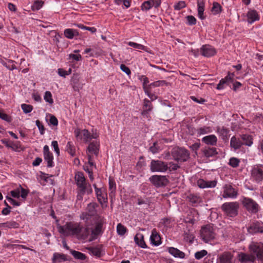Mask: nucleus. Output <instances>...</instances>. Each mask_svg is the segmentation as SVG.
<instances>
[{
	"instance_id": "nucleus-1",
	"label": "nucleus",
	"mask_w": 263,
	"mask_h": 263,
	"mask_svg": "<svg viewBox=\"0 0 263 263\" xmlns=\"http://www.w3.org/2000/svg\"><path fill=\"white\" fill-rule=\"evenodd\" d=\"M97 220L93 227H90V236L89 241H93L98 238V236L101 235L103 233V226L104 221L101 217L97 216Z\"/></svg>"
},
{
	"instance_id": "nucleus-2",
	"label": "nucleus",
	"mask_w": 263,
	"mask_h": 263,
	"mask_svg": "<svg viewBox=\"0 0 263 263\" xmlns=\"http://www.w3.org/2000/svg\"><path fill=\"white\" fill-rule=\"evenodd\" d=\"M249 252L252 253L255 259L263 263V243L251 242L249 247Z\"/></svg>"
},
{
	"instance_id": "nucleus-3",
	"label": "nucleus",
	"mask_w": 263,
	"mask_h": 263,
	"mask_svg": "<svg viewBox=\"0 0 263 263\" xmlns=\"http://www.w3.org/2000/svg\"><path fill=\"white\" fill-rule=\"evenodd\" d=\"M171 155L174 160L177 162H185L190 157V153L187 150L179 147L173 148Z\"/></svg>"
},
{
	"instance_id": "nucleus-4",
	"label": "nucleus",
	"mask_w": 263,
	"mask_h": 263,
	"mask_svg": "<svg viewBox=\"0 0 263 263\" xmlns=\"http://www.w3.org/2000/svg\"><path fill=\"white\" fill-rule=\"evenodd\" d=\"M239 204L237 202H226L221 206V209L228 216L233 217L238 214Z\"/></svg>"
},
{
	"instance_id": "nucleus-5",
	"label": "nucleus",
	"mask_w": 263,
	"mask_h": 263,
	"mask_svg": "<svg viewBox=\"0 0 263 263\" xmlns=\"http://www.w3.org/2000/svg\"><path fill=\"white\" fill-rule=\"evenodd\" d=\"M215 234L213 228L210 225L202 227L200 230V237L205 242H208L214 239Z\"/></svg>"
},
{
	"instance_id": "nucleus-6",
	"label": "nucleus",
	"mask_w": 263,
	"mask_h": 263,
	"mask_svg": "<svg viewBox=\"0 0 263 263\" xmlns=\"http://www.w3.org/2000/svg\"><path fill=\"white\" fill-rule=\"evenodd\" d=\"M151 170L153 172H165L168 169V164L159 160H152L150 165Z\"/></svg>"
},
{
	"instance_id": "nucleus-7",
	"label": "nucleus",
	"mask_w": 263,
	"mask_h": 263,
	"mask_svg": "<svg viewBox=\"0 0 263 263\" xmlns=\"http://www.w3.org/2000/svg\"><path fill=\"white\" fill-rule=\"evenodd\" d=\"M74 179L78 186V190H88V189H91V185L86 183V179L82 172H77L75 175Z\"/></svg>"
},
{
	"instance_id": "nucleus-8",
	"label": "nucleus",
	"mask_w": 263,
	"mask_h": 263,
	"mask_svg": "<svg viewBox=\"0 0 263 263\" xmlns=\"http://www.w3.org/2000/svg\"><path fill=\"white\" fill-rule=\"evenodd\" d=\"M149 181L157 187L165 186L168 183L165 176L153 175L149 178Z\"/></svg>"
},
{
	"instance_id": "nucleus-9",
	"label": "nucleus",
	"mask_w": 263,
	"mask_h": 263,
	"mask_svg": "<svg viewBox=\"0 0 263 263\" xmlns=\"http://www.w3.org/2000/svg\"><path fill=\"white\" fill-rule=\"evenodd\" d=\"M98 207V204L96 202H91L88 204L87 206V212L83 213L80 217L83 220H88L91 216L97 214L96 208Z\"/></svg>"
},
{
	"instance_id": "nucleus-10",
	"label": "nucleus",
	"mask_w": 263,
	"mask_h": 263,
	"mask_svg": "<svg viewBox=\"0 0 263 263\" xmlns=\"http://www.w3.org/2000/svg\"><path fill=\"white\" fill-rule=\"evenodd\" d=\"M251 177L257 182L263 180V166L260 165H255L251 171Z\"/></svg>"
},
{
	"instance_id": "nucleus-11",
	"label": "nucleus",
	"mask_w": 263,
	"mask_h": 263,
	"mask_svg": "<svg viewBox=\"0 0 263 263\" xmlns=\"http://www.w3.org/2000/svg\"><path fill=\"white\" fill-rule=\"evenodd\" d=\"M81 226L80 223L73 222H69L66 223V228L68 231V235L72 234L78 236L80 232H81Z\"/></svg>"
},
{
	"instance_id": "nucleus-12",
	"label": "nucleus",
	"mask_w": 263,
	"mask_h": 263,
	"mask_svg": "<svg viewBox=\"0 0 263 263\" xmlns=\"http://www.w3.org/2000/svg\"><path fill=\"white\" fill-rule=\"evenodd\" d=\"M248 232L251 234L262 233L263 223L259 221L252 222L248 228Z\"/></svg>"
},
{
	"instance_id": "nucleus-13",
	"label": "nucleus",
	"mask_w": 263,
	"mask_h": 263,
	"mask_svg": "<svg viewBox=\"0 0 263 263\" xmlns=\"http://www.w3.org/2000/svg\"><path fill=\"white\" fill-rule=\"evenodd\" d=\"M44 158L47 162V166L51 167L53 166V156L52 154L50 152L48 145H45L43 148Z\"/></svg>"
},
{
	"instance_id": "nucleus-14",
	"label": "nucleus",
	"mask_w": 263,
	"mask_h": 263,
	"mask_svg": "<svg viewBox=\"0 0 263 263\" xmlns=\"http://www.w3.org/2000/svg\"><path fill=\"white\" fill-rule=\"evenodd\" d=\"M244 206L246 209L252 213H256L258 211V204L252 199L245 198L243 201Z\"/></svg>"
},
{
	"instance_id": "nucleus-15",
	"label": "nucleus",
	"mask_w": 263,
	"mask_h": 263,
	"mask_svg": "<svg viewBox=\"0 0 263 263\" xmlns=\"http://www.w3.org/2000/svg\"><path fill=\"white\" fill-rule=\"evenodd\" d=\"M234 73L229 72L227 76L220 81L216 88L220 90L223 89L225 85L230 86V83H233V77H234Z\"/></svg>"
},
{
	"instance_id": "nucleus-16",
	"label": "nucleus",
	"mask_w": 263,
	"mask_h": 263,
	"mask_svg": "<svg viewBox=\"0 0 263 263\" xmlns=\"http://www.w3.org/2000/svg\"><path fill=\"white\" fill-rule=\"evenodd\" d=\"M201 54L206 57L213 56L216 53L215 49L211 46L205 45L202 46L200 50Z\"/></svg>"
},
{
	"instance_id": "nucleus-17",
	"label": "nucleus",
	"mask_w": 263,
	"mask_h": 263,
	"mask_svg": "<svg viewBox=\"0 0 263 263\" xmlns=\"http://www.w3.org/2000/svg\"><path fill=\"white\" fill-rule=\"evenodd\" d=\"M233 255L229 252H224L218 258L219 263H234Z\"/></svg>"
},
{
	"instance_id": "nucleus-18",
	"label": "nucleus",
	"mask_w": 263,
	"mask_h": 263,
	"mask_svg": "<svg viewBox=\"0 0 263 263\" xmlns=\"http://www.w3.org/2000/svg\"><path fill=\"white\" fill-rule=\"evenodd\" d=\"M238 259L241 263H248V262H254L255 259L252 253L247 254L241 252L238 255Z\"/></svg>"
},
{
	"instance_id": "nucleus-19",
	"label": "nucleus",
	"mask_w": 263,
	"mask_h": 263,
	"mask_svg": "<svg viewBox=\"0 0 263 263\" xmlns=\"http://www.w3.org/2000/svg\"><path fill=\"white\" fill-rule=\"evenodd\" d=\"M237 192L231 185H225L223 194V198H235L237 196Z\"/></svg>"
},
{
	"instance_id": "nucleus-20",
	"label": "nucleus",
	"mask_w": 263,
	"mask_h": 263,
	"mask_svg": "<svg viewBox=\"0 0 263 263\" xmlns=\"http://www.w3.org/2000/svg\"><path fill=\"white\" fill-rule=\"evenodd\" d=\"M216 181L215 180L206 181L203 179H199L197 181L198 186L202 189L215 187L216 185Z\"/></svg>"
},
{
	"instance_id": "nucleus-21",
	"label": "nucleus",
	"mask_w": 263,
	"mask_h": 263,
	"mask_svg": "<svg viewBox=\"0 0 263 263\" xmlns=\"http://www.w3.org/2000/svg\"><path fill=\"white\" fill-rule=\"evenodd\" d=\"M202 141L207 145H216L217 141V137L214 135L204 137Z\"/></svg>"
},
{
	"instance_id": "nucleus-22",
	"label": "nucleus",
	"mask_w": 263,
	"mask_h": 263,
	"mask_svg": "<svg viewBox=\"0 0 263 263\" xmlns=\"http://www.w3.org/2000/svg\"><path fill=\"white\" fill-rule=\"evenodd\" d=\"M151 243L155 246L159 245L161 241V238L160 235L157 233L155 229L153 230L152 235L150 237Z\"/></svg>"
},
{
	"instance_id": "nucleus-23",
	"label": "nucleus",
	"mask_w": 263,
	"mask_h": 263,
	"mask_svg": "<svg viewBox=\"0 0 263 263\" xmlns=\"http://www.w3.org/2000/svg\"><path fill=\"white\" fill-rule=\"evenodd\" d=\"M80 231L78 236V238L86 239L89 235L90 236V229L89 226L83 228L81 226Z\"/></svg>"
},
{
	"instance_id": "nucleus-24",
	"label": "nucleus",
	"mask_w": 263,
	"mask_h": 263,
	"mask_svg": "<svg viewBox=\"0 0 263 263\" xmlns=\"http://www.w3.org/2000/svg\"><path fill=\"white\" fill-rule=\"evenodd\" d=\"M248 22L249 23H252L259 19V16L257 11L255 10H251L248 12L247 13Z\"/></svg>"
},
{
	"instance_id": "nucleus-25",
	"label": "nucleus",
	"mask_w": 263,
	"mask_h": 263,
	"mask_svg": "<svg viewBox=\"0 0 263 263\" xmlns=\"http://www.w3.org/2000/svg\"><path fill=\"white\" fill-rule=\"evenodd\" d=\"M134 240L136 242V243L138 245V246L142 248H146L147 246L144 240V236L141 233H138L137 234L135 237H134Z\"/></svg>"
},
{
	"instance_id": "nucleus-26",
	"label": "nucleus",
	"mask_w": 263,
	"mask_h": 263,
	"mask_svg": "<svg viewBox=\"0 0 263 263\" xmlns=\"http://www.w3.org/2000/svg\"><path fill=\"white\" fill-rule=\"evenodd\" d=\"M96 193L98 200L101 204H103L107 202V195L105 193H103L100 189L96 188Z\"/></svg>"
},
{
	"instance_id": "nucleus-27",
	"label": "nucleus",
	"mask_w": 263,
	"mask_h": 263,
	"mask_svg": "<svg viewBox=\"0 0 263 263\" xmlns=\"http://www.w3.org/2000/svg\"><path fill=\"white\" fill-rule=\"evenodd\" d=\"M68 259L67 258V256L63 254L55 253L53 254V258L52 259V263L61 262L68 260Z\"/></svg>"
},
{
	"instance_id": "nucleus-28",
	"label": "nucleus",
	"mask_w": 263,
	"mask_h": 263,
	"mask_svg": "<svg viewBox=\"0 0 263 263\" xmlns=\"http://www.w3.org/2000/svg\"><path fill=\"white\" fill-rule=\"evenodd\" d=\"M99 145L97 142L90 143L87 148L88 154H93L97 156L99 153Z\"/></svg>"
},
{
	"instance_id": "nucleus-29",
	"label": "nucleus",
	"mask_w": 263,
	"mask_h": 263,
	"mask_svg": "<svg viewBox=\"0 0 263 263\" xmlns=\"http://www.w3.org/2000/svg\"><path fill=\"white\" fill-rule=\"evenodd\" d=\"M168 251L175 257H179L183 258L185 256V254L179 250L174 247H170L168 248Z\"/></svg>"
},
{
	"instance_id": "nucleus-30",
	"label": "nucleus",
	"mask_w": 263,
	"mask_h": 263,
	"mask_svg": "<svg viewBox=\"0 0 263 263\" xmlns=\"http://www.w3.org/2000/svg\"><path fill=\"white\" fill-rule=\"evenodd\" d=\"M243 145L242 142L235 136L232 137L230 141V146L234 149H239Z\"/></svg>"
},
{
	"instance_id": "nucleus-31",
	"label": "nucleus",
	"mask_w": 263,
	"mask_h": 263,
	"mask_svg": "<svg viewBox=\"0 0 263 263\" xmlns=\"http://www.w3.org/2000/svg\"><path fill=\"white\" fill-rule=\"evenodd\" d=\"M202 152L204 156L206 157H213L218 154L216 148L215 147H205Z\"/></svg>"
},
{
	"instance_id": "nucleus-32",
	"label": "nucleus",
	"mask_w": 263,
	"mask_h": 263,
	"mask_svg": "<svg viewBox=\"0 0 263 263\" xmlns=\"http://www.w3.org/2000/svg\"><path fill=\"white\" fill-rule=\"evenodd\" d=\"M198 16L201 20H204L205 17L204 15V3L203 1L198 0Z\"/></svg>"
},
{
	"instance_id": "nucleus-33",
	"label": "nucleus",
	"mask_w": 263,
	"mask_h": 263,
	"mask_svg": "<svg viewBox=\"0 0 263 263\" xmlns=\"http://www.w3.org/2000/svg\"><path fill=\"white\" fill-rule=\"evenodd\" d=\"M65 36L69 39H72L74 36H78L79 33L77 30L66 29L64 30Z\"/></svg>"
},
{
	"instance_id": "nucleus-34",
	"label": "nucleus",
	"mask_w": 263,
	"mask_h": 263,
	"mask_svg": "<svg viewBox=\"0 0 263 263\" xmlns=\"http://www.w3.org/2000/svg\"><path fill=\"white\" fill-rule=\"evenodd\" d=\"M19 224L15 221H10L5 223H0V228H7L9 229L17 228Z\"/></svg>"
},
{
	"instance_id": "nucleus-35",
	"label": "nucleus",
	"mask_w": 263,
	"mask_h": 263,
	"mask_svg": "<svg viewBox=\"0 0 263 263\" xmlns=\"http://www.w3.org/2000/svg\"><path fill=\"white\" fill-rule=\"evenodd\" d=\"M243 144L251 146L253 143L252 136L249 135H242L241 136Z\"/></svg>"
},
{
	"instance_id": "nucleus-36",
	"label": "nucleus",
	"mask_w": 263,
	"mask_h": 263,
	"mask_svg": "<svg viewBox=\"0 0 263 263\" xmlns=\"http://www.w3.org/2000/svg\"><path fill=\"white\" fill-rule=\"evenodd\" d=\"M92 192V189H88V190H78L77 200H82L84 195L86 193H87V194H90Z\"/></svg>"
},
{
	"instance_id": "nucleus-37",
	"label": "nucleus",
	"mask_w": 263,
	"mask_h": 263,
	"mask_svg": "<svg viewBox=\"0 0 263 263\" xmlns=\"http://www.w3.org/2000/svg\"><path fill=\"white\" fill-rule=\"evenodd\" d=\"M116 190V185L115 180L113 178H109V190L110 191L109 193L110 196L115 194Z\"/></svg>"
},
{
	"instance_id": "nucleus-38",
	"label": "nucleus",
	"mask_w": 263,
	"mask_h": 263,
	"mask_svg": "<svg viewBox=\"0 0 263 263\" xmlns=\"http://www.w3.org/2000/svg\"><path fill=\"white\" fill-rule=\"evenodd\" d=\"M81 135L84 137V140L86 142H87L89 140H90L92 138H96L97 136L96 135H90L89 131L87 129H83L81 130Z\"/></svg>"
},
{
	"instance_id": "nucleus-39",
	"label": "nucleus",
	"mask_w": 263,
	"mask_h": 263,
	"mask_svg": "<svg viewBox=\"0 0 263 263\" xmlns=\"http://www.w3.org/2000/svg\"><path fill=\"white\" fill-rule=\"evenodd\" d=\"M87 249L90 254L96 257H99L101 255V251L100 248L98 247H89Z\"/></svg>"
},
{
	"instance_id": "nucleus-40",
	"label": "nucleus",
	"mask_w": 263,
	"mask_h": 263,
	"mask_svg": "<svg viewBox=\"0 0 263 263\" xmlns=\"http://www.w3.org/2000/svg\"><path fill=\"white\" fill-rule=\"evenodd\" d=\"M187 198L193 205L197 204L201 202V198L197 195L191 194L187 196Z\"/></svg>"
},
{
	"instance_id": "nucleus-41",
	"label": "nucleus",
	"mask_w": 263,
	"mask_h": 263,
	"mask_svg": "<svg viewBox=\"0 0 263 263\" xmlns=\"http://www.w3.org/2000/svg\"><path fill=\"white\" fill-rule=\"evenodd\" d=\"M70 253L76 259L83 260L86 258L85 255L80 252L71 250Z\"/></svg>"
},
{
	"instance_id": "nucleus-42",
	"label": "nucleus",
	"mask_w": 263,
	"mask_h": 263,
	"mask_svg": "<svg viewBox=\"0 0 263 263\" xmlns=\"http://www.w3.org/2000/svg\"><path fill=\"white\" fill-rule=\"evenodd\" d=\"M128 45H129L135 48H136L138 49H140V50H143L146 52H149L147 50V48L141 44H137L136 43H134V42H129L128 43Z\"/></svg>"
},
{
	"instance_id": "nucleus-43",
	"label": "nucleus",
	"mask_w": 263,
	"mask_h": 263,
	"mask_svg": "<svg viewBox=\"0 0 263 263\" xmlns=\"http://www.w3.org/2000/svg\"><path fill=\"white\" fill-rule=\"evenodd\" d=\"M211 11L214 14H219L221 11V7L218 3L214 2Z\"/></svg>"
},
{
	"instance_id": "nucleus-44",
	"label": "nucleus",
	"mask_w": 263,
	"mask_h": 263,
	"mask_svg": "<svg viewBox=\"0 0 263 263\" xmlns=\"http://www.w3.org/2000/svg\"><path fill=\"white\" fill-rule=\"evenodd\" d=\"M117 231L119 235L122 236L126 232V228L121 223H119L117 227Z\"/></svg>"
},
{
	"instance_id": "nucleus-45",
	"label": "nucleus",
	"mask_w": 263,
	"mask_h": 263,
	"mask_svg": "<svg viewBox=\"0 0 263 263\" xmlns=\"http://www.w3.org/2000/svg\"><path fill=\"white\" fill-rule=\"evenodd\" d=\"M44 2L42 1H34L33 5L32 6V10L33 11L39 10L43 6Z\"/></svg>"
},
{
	"instance_id": "nucleus-46",
	"label": "nucleus",
	"mask_w": 263,
	"mask_h": 263,
	"mask_svg": "<svg viewBox=\"0 0 263 263\" xmlns=\"http://www.w3.org/2000/svg\"><path fill=\"white\" fill-rule=\"evenodd\" d=\"M152 2L151 0L144 2L141 6V9L146 11L150 9L153 7Z\"/></svg>"
},
{
	"instance_id": "nucleus-47",
	"label": "nucleus",
	"mask_w": 263,
	"mask_h": 263,
	"mask_svg": "<svg viewBox=\"0 0 263 263\" xmlns=\"http://www.w3.org/2000/svg\"><path fill=\"white\" fill-rule=\"evenodd\" d=\"M67 151L71 156L75 155V148L70 142H68L66 145Z\"/></svg>"
},
{
	"instance_id": "nucleus-48",
	"label": "nucleus",
	"mask_w": 263,
	"mask_h": 263,
	"mask_svg": "<svg viewBox=\"0 0 263 263\" xmlns=\"http://www.w3.org/2000/svg\"><path fill=\"white\" fill-rule=\"evenodd\" d=\"M22 109H23V111L25 114H28L30 112L32 109L33 107L31 105H28L26 104H23L21 105Z\"/></svg>"
},
{
	"instance_id": "nucleus-49",
	"label": "nucleus",
	"mask_w": 263,
	"mask_h": 263,
	"mask_svg": "<svg viewBox=\"0 0 263 263\" xmlns=\"http://www.w3.org/2000/svg\"><path fill=\"white\" fill-rule=\"evenodd\" d=\"M44 98V100L46 102H48L49 104H52L53 103V100L52 98V95L50 91H46Z\"/></svg>"
},
{
	"instance_id": "nucleus-50",
	"label": "nucleus",
	"mask_w": 263,
	"mask_h": 263,
	"mask_svg": "<svg viewBox=\"0 0 263 263\" xmlns=\"http://www.w3.org/2000/svg\"><path fill=\"white\" fill-rule=\"evenodd\" d=\"M143 109H147L149 111H151L153 109V105L151 101L147 99L144 100Z\"/></svg>"
},
{
	"instance_id": "nucleus-51",
	"label": "nucleus",
	"mask_w": 263,
	"mask_h": 263,
	"mask_svg": "<svg viewBox=\"0 0 263 263\" xmlns=\"http://www.w3.org/2000/svg\"><path fill=\"white\" fill-rule=\"evenodd\" d=\"M208 252L205 250H202L200 251H198L195 254V257L197 259H200L203 257L205 256L207 254Z\"/></svg>"
},
{
	"instance_id": "nucleus-52",
	"label": "nucleus",
	"mask_w": 263,
	"mask_h": 263,
	"mask_svg": "<svg viewBox=\"0 0 263 263\" xmlns=\"http://www.w3.org/2000/svg\"><path fill=\"white\" fill-rule=\"evenodd\" d=\"M168 85V83L164 80L161 81H157L153 83H151L150 86H153L155 87L157 86H167Z\"/></svg>"
},
{
	"instance_id": "nucleus-53",
	"label": "nucleus",
	"mask_w": 263,
	"mask_h": 263,
	"mask_svg": "<svg viewBox=\"0 0 263 263\" xmlns=\"http://www.w3.org/2000/svg\"><path fill=\"white\" fill-rule=\"evenodd\" d=\"M240 161L236 158H231L229 161V164L233 167H236L238 166Z\"/></svg>"
},
{
	"instance_id": "nucleus-54",
	"label": "nucleus",
	"mask_w": 263,
	"mask_h": 263,
	"mask_svg": "<svg viewBox=\"0 0 263 263\" xmlns=\"http://www.w3.org/2000/svg\"><path fill=\"white\" fill-rule=\"evenodd\" d=\"M210 130V127H203L198 128L197 129V133L198 135H201L209 133Z\"/></svg>"
},
{
	"instance_id": "nucleus-55",
	"label": "nucleus",
	"mask_w": 263,
	"mask_h": 263,
	"mask_svg": "<svg viewBox=\"0 0 263 263\" xmlns=\"http://www.w3.org/2000/svg\"><path fill=\"white\" fill-rule=\"evenodd\" d=\"M2 142L3 143L5 144L7 147L11 148L13 150H15L17 148V146L16 144L13 143H10L6 139L2 140Z\"/></svg>"
},
{
	"instance_id": "nucleus-56",
	"label": "nucleus",
	"mask_w": 263,
	"mask_h": 263,
	"mask_svg": "<svg viewBox=\"0 0 263 263\" xmlns=\"http://www.w3.org/2000/svg\"><path fill=\"white\" fill-rule=\"evenodd\" d=\"M187 23L189 25H194L196 23V19L192 15H188L186 17Z\"/></svg>"
},
{
	"instance_id": "nucleus-57",
	"label": "nucleus",
	"mask_w": 263,
	"mask_h": 263,
	"mask_svg": "<svg viewBox=\"0 0 263 263\" xmlns=\"http://www.w3.org/2000/svg\"><path fill=\"white\" fill-rule=\"evenodd\" d=\"M186 7V4L184 1H179L176 5H174V9L176 10H179Z\"/></svg>"
},
{
	"instance_id": "nucleus-58",
	"label": "nucleus",
	"mask_w": 263,
	"mask_h": 263,
	"mask_svg": "<svg viewBox=\"0 0 263 263\" xmlns=\"http://www.w3.org/2000/svg\"><path fill=\"white\" fill-rule=\"evenodd\" d=\"M0 118L8 122H10L12 121V119L10 117L8 116L7 114L4 113L3 111L0 110Z\"/></svg>"
},
{
	"instance_id": "nucleus-59",
	"label": "nucleus",
	"mask_w": 263,
	"mask_h": 263,
	"mask_svg": "<svg viewBox=\"0 0 263 263\" xmlns=\"http://www.w3.org/2000/svg\"><path fill=\"white\" fill-rule=\"evenodd\" d=\"M35 123L36 125L37 126L40 130V134L41 135H43L45 133V128L44 125L38 120L35 121Z\"/></svg>"
},
{
	"instance_id": "nucleus-60",
	"label": "nucleus",
	"mask_w": 263,
	"mask_h": 263,
	"mask_svg": "<svg viewBox=\"0 0 263 263\" xmlns=\"http://www.w3.org/2000/svg\"><path fill=\"white\" fill-rule=\"evenodd\" d=\"M58 228V231L60 233L68 235V231H67L66 228V223L64 226H59Z\"/></svg>"
},
{
	"instance_id": "nucleus-61",
	"label": "nucleus",
	"mask_w": 263,
	"mask_h": 263,
	"mask_svg": "<svg viewBox=\"0 0 263 263\" xmlns=\"http://www.w3.org/2000/svg\"><path fill=\"white\" fill-rule=\"evenodd\" d=\"M49 123L53 126H57L58 124V120L54 116L50 115Z\"/></svg>"
},
{
	"instance_id": "nucleus-62",
	"label": "nucleus",
	"mask_w": 263,
	"mask_h": 263,
	"mask_svg": "<svg viewBox=\"0 0 263 263\" xmlns=\"http://www.w3.org/2000/svg\"><path fill=\"white\" fill-rule=\"evenodd\" d=\"M5 203L7 207L3 209L2 213L4 215H7L10 213V209H11V208L8 204V203L6 201H5Z\"/></svg>"
},
{
	"instance_id": "nucleus-63",
	"label": "nucleus",
	"mask_w": 263,
	"mask_h": 263,
	"mask_svg": "<svg viewBox=\"0 0 263 263\" xmlns=\"http://www.w3.org/2000/svg\"><path fill=\"white\" fill-rule=\"evenodd\" d=\"M18 188L20 190V192H21V197L24 199H25L28 195V191L23 188L21 185H20Z\"/></svg>"
},
{
	"instance_id": "nucleus-64",
	"label": "nucleus",
	"mask_w": 263,
	"mask_h": 263,
	"mask_svg": "<svg viewBox=\"0 0 263 263\" xmlns=\"http://www.w3.org/2000/svg\"><path fill=\"white\" fill-rule=\"evenodd\" d=\"M11 196L14 198H18L20 197V190L19 188L15 190L11 191Z\"/></svg>"
}]
</instances>
